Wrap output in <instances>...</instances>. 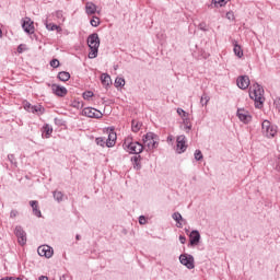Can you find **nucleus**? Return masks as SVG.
Wrapping results in <instances>:
<instances>
[{"instance_id":"1","label":"nucleus","mask_w":280,"mask_h":280,"mask_svg":"<svg viewBox=\"0 0 280 280\" xmlns=\"http://www.w3.org/2000/svg\"><path fill=\"white\" fill-rule=\"evenodd\" d=\"M264 93V88L259 83L249 88V97L254 100L256 108H264V102H266Z\"/></svg>"},{"instance_id":"2","label":"nucleus","mask_w":280,"mask_h":280,"mask_svg":"<svg viewBox=\"0 0 280 280\" xmlns=\"http://www.w3.org/2000/svg\"><path fill=\"white\" fill-rule=\"evenodd\" d=\"M88 47L90 48V60H93V58H97V54L100 51V35H97V33L89 35Z\"/></svg>"},{"instance_id":"3","label":"nucleus","mask_w":280,"mask_h":280,"mask_svg":"<svg viewBox=\"0 0 280 280\" xmlns=\"http://www.w3.org/2000/svg\"><path fill=\"white\" fill-rule=\"evenodd\" d=\"M122 145L129 154H136V156H139L143 152V144L138 141L132 142L130 139H126Z\"/></svg>"},{"instance_id":"4","label":"nucleus","mask_w":280,"mask_h":280,"mask_svg":"<svg viewBox=\"0 0 280 280\" xmlns=\"http://www.w3.org/2000/svg\"><path fill=\"white\" fill-rule=\"evenodd\" d=\"M143 144L149 150H154V149L159 148V136H156L154 132H148L143 137Z\"/></svg>"},{"instance_id":"5","label":"nucleus","mask_w":280,"mask_h":280,"mask_svg":"<svg viewBox=\"0 0 280 280\" xmlns=\"http://www.w3.org/2000/svg\"><path fill=\"white\" fill-rule=\"evenodd\" d=\"M262 135L268 139H272L277 135V126L270 124L269 120H264L261 124Z\"/></svg>"},{"instance_id":"6","label":"nucleus","mask_w":280,"mask_h":280,"mask_svg":"<svg viewBox=\"0 0 280 280\" xmlns=\"http://www.w3.org/2000/svg\"><path fill=\"white\" fill-rule=\"evenodd\" d=\"M179 261L182 266H186L188 270H194V268H196V261L190 254H182L179 256Z\"/></svg>"},{"instance_id":"7","label":"nucleus","mask_w":280,"mask_h":280,"mask_svg":"<svg viewBox=\"0 0 280 280\" xmlns=\"http://www.w3.org/2000/svg\"><path fill=\"white\" fill-rule=\"evenodd\" d=\"M15 236L18 237V242L20 246H25L27 244V234L24 232L21 225L15 226Z\"/></svg>"},{"instance_id":"8","label":"nucleus","mask_w":280,"mask_h":280,"mask_svg":"<svg viewBox=\"0 0 280 280\" xmlns=\"http://www.w3.org/2000/svg\"><path fill=\"white\" fill-rule=\"evenodd\" d=\"M82 115H84L85 117L94 118V119H102V117L104 116L102 112L93 107H85L82 110Z\"/></svg>"},{"instance_id":"9","label":"nucleus","mask_w":280,"mask_h":280,"mask_svg":"<svg viewBox=\"0 0 280 280\" xmlns=\"http://www.w3.org/2000/svg\"><path fill=\"white\" fill-rule=\"evenodd\" d=\"M23 107L27 113H38V115H43L45 113V107H42L40 105H32L27 101L23 103Z\"/></svg>"},{"instance_id":"10","label":"nucleus","mask_w":280,"mask_h":280,"mask_svg":"<svg viewBox=\"0 0 280 280\" xmlns=\"http://www.w3.org/2000/svg\"><path fill=\"white\" fill-rule=\"evenodd\" d=\"M236 115L243 124H250V121H253V116H250V113L244 108L237 109Z\"/></svg>"},{"instance_id":"11","label":"nucleus","mask_w":280,"mask_h":280,"mask_svg":"<svg viewBox=\"0 0 280 280\" xmlns=\"http://www.w3.org/2000/svg\"><path fill=\"white\" fill-rule=\"evenodd\" d=\"M37 253L40 257H46V259L54 257V249L49 245H40L37 248Z\"/></svg>"},{"instance_id":"12","label":"nucleus","mask_w":280,"mask_h":280,"mask_svg":"<svg viewBox=\"0 0 280 280\" xmlns=\"http://www.w3.org/2000/svg\"><path fill=\"white\" fill-rule=\"evenodd\" d=\"M236 84L238 89H242L244 91L248 89V86H250V79L248 78V75H241L237 78Z\"/></svg>"},{"instance_id":"13","label":"nucleus","mask_w":280,"mask_h":280,"mask_svg":"<svg viewBox=\"0 0 280 280\" xmlns=\"http://www.w3.org/2000/svg\"><path fill=\"white\" fill-rule=\"evenodd\" d=\"M187 141L185 136H178L177 137V154H183V152H186L187 150Z\"/></svg>"},{"instance_id":"14","label":"nucleus","mask_w":280,"mask_h":280,"mask_svg":"<svg viewBox=\"0 0 280 280\" xmlns=\"http://www.w3.org/2000/svg\"><path fill=\"white\" fill-rule=\"evenodd\" d=\"M190 246H198L200 244V232L198 230H192L189 235Z\"/></svg>"},{"instance_id":"15","label":"nucleus","mask_w":280,"mask_h":280,"mask_svg":"<svg viewBox=\"0 0 280 280\" xmlns=\"http://www.w3.org/2000/svg\"><path fill=\"white\" fill-rule=\"evenodd\" d=\"M116 141H117V133L115 132V129H109L108 138L106 139V147L114 148Z\"/></svg>"},{"instance_id":"16","label":"nucleus","mask_w":280,"mask_h":280,"mask_svg":"<svg viewBox=\"0 0 280 280\" xmlns=\"http://www.w3.org/2000/svg\"><path fill=\"white\" fill-rule=\"evenodd\" d=\"M51 91L57 95L58 97H65L67 95V88L60 86L58 84H52L51 85Z\"/></svg>"},{"instance_id":"17","label":"nucleus","mask_w":280,"mask_h":280,"mask_svg":"<svg viewBox=\"0 0 280 280\" xmlns=\"http://www.w3.org/2000/svg\"><path fill=\"white\" fill-rule=\"evenodd\" d=\"M95 12H97V5H95V3L93 2H86L85 3V13L91 16L93 14H95Z\"/></svg>"},{"instance_id":"18","label":"nucleus","mask_w":280,"mask_h":280,"mask_svg":"<svg viewBox=\"0 0 280 280\" xmlns=\"http://www.w3.org/2000/svg\"><path fill=\"white\" fill-rule=\"evenodd\" d=\"M141 161H142V158L141 155H135L131 158V163L133 165V170H136L137 172H139V170H141Z\"/></svg>"},{"instance_id":"19","label":"nucleus","mask_w":280,"mask_h":280,"mask_svg":"<svg viewBox=\"0 0 280 280\" xmlns=\"http://www.w3.org/2000/svg\"><path fill=\"white\" fill-rule=\"evenodd\" d=\"M173 220L177 222V229H183V222H185V219H183V214L180 212H174L172 214Z\"/></svg>"},{"instance_id":"20","label":"nucleus","mask_w":280,"mask_h":280,"mask_svg":"<svg viewBox=\"0 0 280 280\" xmlns=\"http://www.w3.org/2000/svg\"><path fill=\"white\" fill-rule=\"evenodd\" d=\"M30 205H31V207L33 209L34 215H36V218H42L43 213L38 209V201L32 200V201H30Z\"/></svg>"},{"instance_id":"21","label":"nucleus","mask_w":280,"mask_h":280,"mask_svg":"<svg viewBox=\"0 0 280 280\" xmlns=\"http://www.w3.org/2000/svg\"><path fill=\"white\" fill-rule=\"evenodd\" d=\"M45 25H46V30H48V32H62V27H60L59 25H56L54 23H47V21H45Z\"/></svg>"},{"instance_id":"22","label":"nucleus","mask_w":280,"mask_h":280,"mask_svg":"<svg viewBox=\"0 0 280 280\" xmlns=\"http://www.w3.org/2000/svg\"><path fill=\"white\" fill-rule=\"evenodd\" d=\"M70 79L71 74L67 71H61L58 73V80H60L61 82H69Z\"/></svg>"},{"instance_id":"23","label":"nucleus","mask_w":280,"mask_h":280,"mask_svg":"<svg viewBox=\"0 0 280 280\" xmlns=\"http://www.w3.org/2000/svg\"><path fill=\"white\" fill-rule=\"evenodd\" d=\"M22 27L26 34H34V26L30 22H23Z\"/></svg>"},{"instance_id":"24","label":"nucleus","mask_w":280,"mask_h":280,"mask_svg":"<svg viewBox=\"0 0 280 280\" xmlns=\"http://www.w3.org/2000/svg\"><path fill=\"white\" fill-rule=\"evenodd\" d=\"M229 1L231 0H212V5H214V8H224Z\"/></svg>"},{"instance_id":"25","label":"nucleus","mask_w":280,"mask_h":280,"mask_svg":"<svg viewBox=\"0 0 280 280\" xmlns=\"http://www.w3.org/2000/svg\"><path fill=\"white\" fill-rule=\"evenodd\" d=\"M101 82L104 86H109L110 85V75L104 73L101 77Z\"/></svg>"},{"instance_id":"26","label":"nucleus","mask_w":280,"mask_h":280,"mask_svg":"<svg viewBox=\"0 0 280 280\" xmlns=\"http://www.w3.org/2000/svg\"><path fill=\"white\" fill-rule=\"evenodd\" d=\"M141 126H143V125L141 122H139L138 120H132L131 121L132 132H139V130H141Z\"/></svg>"},{"instance_id":"27","label":"nucleus","mask_w":280,"mask_h":280,"mask_svg":"<svg viewBox=\"0 0 280 280\" xmlns=\"http://www.w3.org/2000/svg\"><path fill=\"white\" fill-rule=\"evenodd\" d=\"M52 196H54V198H55V200H56L57 202H62V200H63V198H65V195L62 194V191H58V190H55V191L52 192Z\"/></svg>"},{"instance_id":"28","label":"nucleus","mask_w":280,"mask_h":280,"mask_svg":"<svg viewBox=\"0 0 280 280\" xmlns=\"http://www.w3.org/2000/svg\"><path fill=\"white\" fill-rule=\"evenodd\" d=\"M234 54L238 58H242V56H244V50H242V46L234 44Z\"/></svg>"},{"instance_id":"29","label":"nucleus","mask_w":280,"mask_h":280,"mask_svg":"<svg viewBox=\"0 0 280 280\" xmlns=\"http://www.w3.org/2000/svg\"><path fill=\"white\" fill-rule=\"evenodd\" d=\"M44 132H45V138L49 139L51 137V132H54V128L49 125L44 126Z\"/></svg>"},{"instance_id":"30","label":"nucleus","mask_w":280,"mask_h":280,"mask_svg":"<svg viewBox=\"0 0 280 280\" xmlns=\"http://www.w3.org/2000/svg\"><path fill=\"white\" fill-rule=\"evenodd\" d=\"M115 86L118 89V86H126V79L117 77L115 80Z\"/></svg>"},{"instance_id":"31","label":"nucleus","mask_w":280,"mask_h":280,"mask_svg":"<svg viewBox=\"0 0 280 280\" xmlns=\"http://www.w3.org/2000/svg\"><path fill=\"white\" fill-rule=\"evenodd\" d=\"M209 100H211L209 95L207 94L201 95V98H200L201 106H207L209 104Z\"/></svg>"},{"instance_id":"32","label":"nucleus","mask_w":280,"mask_h":280,"mask_svg":"<svg viewBox=\"0 0 280 280\" xmlns=\"http://www.w3.org/2000/svg\"><path fill=\"white\" fill-rule=\"evenodd\" d=\"M90 24L92 25V27H100V19L97 16H93L90 21Z\"/></svg>"},{"instance_id":"33","label":"nucleus","mask_w":280,"mask_h":280,"mask_svg":"<svg viewBox=\"0 0 280 280\" xmlns=\"http://www.w3.org/2000/svg\"><path fill=\"white\" fill-rule=\"evenodd\" d=\"M95 142H96V145H101V148H104V145H106V139L104 138H96Z\"/></svg>"},{"instance_id":"34","label":"nucleus","mask_w":280,"mask_h":280,"mask_svg":"<svg viewBox=\"0 0 280 280\" xmlns=\"http://www.w3.org/2000/svg\"><path fill=\"white\" fill-rule=\"evenodd\" d=\"M202 159H203L202 151L196 150L195 151V161H202Z\"/></svg>"},{"instance_id":"35","label":"nucleus","mask_w":280,"mask_h":280,"mask_svg":"<svg viewBox=\"0 0 280 280\" xmlns=\"http://www.w3.org/2000/svg\"><path fill=\"white\" fill-rule=\"evenodd\" d=\"M50 67H52V69H58V67H60V61L58 59H52L50 61Z\"/></svg>"},{"instance_id":"36","label":"nucleus","mask_w":280,"mask_h":280,"mask_svg":"<svg viewBox=\"0 0 280 280\" xmlns=\"http://www.w3.org/2000/svg\"><path fill=\"white\" fill-rule=\"evenodd\" d=\"M177 114L179 115V117H189V114H187V112H185L183 108H177Z\"/></svg>"},{"instance_id":"37","label":"nucleus","mask_w":280,"mask_h":280,"mask_svg":"<svg viewBox=\"0 0 280 280\" xmlns=\"http://www.w3.org/2000/svg\"><path fill=\"white\" fill-rule=\"evenodd\" d=\"M56 19H58L59 21L65 22V15L62 14V11H57L55 14Z\"/></svg>"},{"instance_id":"38","label":"nucleus","mask_w":280,"mask_h":280,"mask_svg":"<svg viewBox=\"0 0 280 280\" xmlns=\"http://www.w3.org/2000/svg\"><path fill=\"white\" fill-rule=\"evenodd\" d=\"M93 92L91 91H86L83 93V100H91V97H93Z\"/></svg>"},{"instance_id":"39","label":"nucleus","mask_w":280,"mask_h":280,"mask_svg":"<svg viewBox=\"0 0 280 280\" xmlns=\"http://www.w3.org/2000/svg\"><path fill=\"white\" fill-rule=\"evenodd\" d=\"M198 27H199V30H201V32L208 31L207 23H205V22L199 23Z\"/></svg>"},{"instance_id":"40","label":"nucleus","mask_w":280,"mask_h":280,"mask_svg":"<svg viewBox=\"0 0 280 280\" xmlns=\"http://www.w3.org/2000/svg\"><path fill=\"white\" fill-rule=\"evenodd\" d=\"M183 125H184V126H189V125H191V120L189 119V116H185V117L183 118Z\"/></svg>"},{"instance_id":"41","label":"nucleus","mask_w":280,"mask_h":280,"mask_svg":"<svg viewBox=\"0 0 280 280\" xmlns=\"http://www.w3.org/2000/svg\"><path fill=\"white\" fill-rule=\"evenodd\" d=\"M8 159L12 165H16V158H14V154H9Z\"/></svg>"},{"instance_id":"42","label":"nucleus","mask_w":280,"mask_h":280,"mask_svg":"<svg viewBox=\"0 0 280 280\" xmlns=\"http://www.w3.org/2000/svg\"><path fill=\"white\" fill-rule=\"evenodd\" d=\"M226 19L229 21H233L235 19V15L233 14V11H230V12L226 13Z\"/></svg>"},{"instance_id":"43","label":"nucleus","mask_w":280,"mask_h":280,"mask_svg":"<svg viewBox=\"0 0 280 280\" xmlns=\"http://www.w3.org/2000/svg\"><path fill=\"white\" fill-rule=\"evenodd\" d=\"M25 51V45L21 44L18 46V54H23Z\"/></svg>"},{"instance_id":"44","label":"nucleus","mask_w":280,"mask_h":280,"mask_svg":"<svg viewBox=\"0 0 280 280\" xmlns=\"http://www.w3.org/2000/svg\"><path fill=\"white\" fill-rule=\"evenodd\" d=\"M148 222V220L145 219V217L140 215L139 217V224H145Z\"/></svg>"},{"instance_id":"45","label":"nucleus","mask_w":280,"mask_h":280,"mask_svg":"<svg viewBox=\"0 0 280 280\" xmlns=\"http://www.w3.org/2000/svg\"><path fill=\"white\" fill-rule=\"evenodd\" d=\"M185 132L189 133L191 130V125H184Z\"/></svg>"},{"instance_id":"46","label":"nucleus","mask_w":280,"mask_h":280,"mask_svg":"<svg viewBox=\"0 0 280 280\" xmlns=\"http://www.w3.org/2000/svg\"><path fill=\"white\" fill-rule=\"evenodd\" d=\"M179 242H180V244H185L187 242V237L180 235L179 236Z\"/></svg>"},{"instance_id":"47","label":"nucleus","mask_w":280,"mask_h":280,"mask_svg":"<svg viewBox=\"0 0 280 280\" xmlns=\"http://www.w3.org/2000/svg\"><path fill=\"white\" fill-rule=\"evenodd\" d=\"M18 214H19V212L15 210H12L10 213L11 218H16Z\"/></svg>"},{"instance_id":"48","label":"nucleus","mask_w":280,"mask_h":280,"mask_svg":"<svg viewBox=\"0 0 280 280\" xmlns=\"http://www.w3.org/2000/svg\"><path fill=\"white\" fill-rule=\"evenodd\" d=\"M276 107L278 108L279 113H280V98L275 101Z\"/></svg>"},{"instance_id":"49","label":"nucleus","mask_w":280,"mask_h":280,"mask_svg":"<svg viewBox=\"0 0 280 280\" xmlns=\"http://www.w3.org/2000/svg\"><path fill=\"white\" fill-rule=\"evenodd\" d=\"M1 280H23V279H21V278H2Z\"/></svg>"},{"instance_id":"50","label":"nucleus","mask_w":280,"mask_h":280,"mask_svg":"<svg viewBox=\"0 0 280 280\" xmlns=\"http://www.w3.org/2000/svg\"><path fill=\"white\" fill-rule=\"evenodd\" d=\"M39 280H49V278L47 276H40Z\"/></svg>"},{"instance_id":"51","label":"nucleus","mask_w":280,"mask_h":280,"mask_svg":"<svg viewBox=\"0 0 280 280\" xmlns=\"http://www.w3.org/2000/svg\"><path fill=\"white\" fill-rule=\"evenodd\" d=\"M0 38H3V31L0 28Z\"/></svg>"},{"instance_id":"52","label":"nucleus","mask_w":280,"mask_h":280,"mask_svg":"<svg viewBox=\"0 0 280 280\" xmlns=\"http://www.w3.org/2000/svg\"><path fill=\"white\" fill-rule=\"evenodd\" d=\"M74 108H80V103L73 105Z\"/></svg>"},{"instance_id":"53","label":"nucleus","mask_w":280,"mask_h":280,"mask_svg":"<svg viewBox=\"0 0 280 280\" xmlns=\"http://www.w3.org/2000/svg\"><path fill=\"white\" fill-rule=\"evenodd\" d=\"M80 237H81V236H80L79 234L75 235V240H80Z\"/></svg>"},{"instance_id":"54","label":"nucleus","mask_w":280,"mask_h":280,"mask_svg":"<svg viewBox=\"0 0 280 280\" xmlns=\"http://www.w3.org/2000/svg\"><path fill=\"white\" fill-rule=\"evenodd\" d=\"M167 141H172V137H168V138H167Z\"/></svg>"},{"instance_id":"55","label":"nucleus","mask_w":280,"mask_h":280,"mask_svg":"<svg viewBox=\"0 0 280 280\" xmlns=\"http://www.w3.org/2000/svg\"><path fill=\"white\" fill-rule=\"evenodd\" d=\"M115 70H117V66L115 67Z\"/></svg>"}]
</instances>
